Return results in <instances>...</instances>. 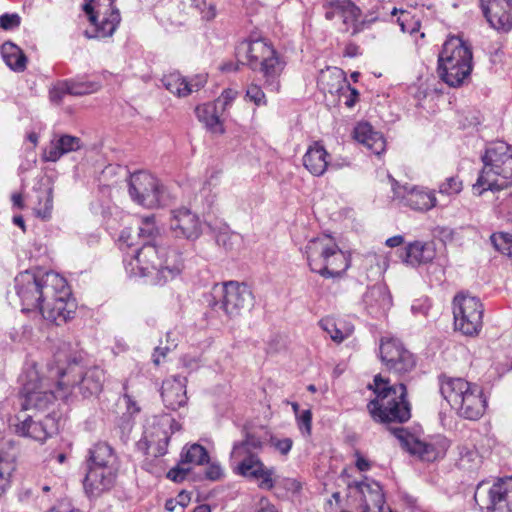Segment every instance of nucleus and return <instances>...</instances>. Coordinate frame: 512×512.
<instances>
[{"label": "nucleus", "mask_w": 512, "mask_h": 512, "mask_svg": "<svg viewBox=\"0 0 512 512\" xmlns=\"http://www.w3.org/2000/svg\"><path fill=\"white\" fill-rule=\"evenodd\" d=\"M159 234L153 215L142 219L138 236L143 244L126 263V272L132 277H146L153 285H163L178 276L183 268L181 254L169 247L152 243Z\"/></svg>", "instance_id": "f257e3e1"}, {"label": "nucleus", "mask_w": 512, "mask_h": 512, "mask_svg": "<svg viewBox=\"0 0 512 512\" xmlns=\"http://www.w3.org/2000/svg\"><path fill=\"white\" fill-rule=\"evenodd\" d=\"M483 167L472 186L473 194L500 210L512 208V146L490 143L481 156Z\"/></svg>", "instance_id": "f03ea898"}, {"label": "nucleus", "mask_w": 512, "mask_h": 512, "mask_svg": "<svg viewBox=\"0 0 512 512\" xmlns=\"http://www.w3.org/2000/svg\"><path fill=\"white\" fill-rule=\"evenodd\" d=\"M369 388L376 394L367 405L374 420L402 423L410 419V404L406 400L407 390L403 383L392 386L389 380L376 375Z\"/></svg>", "instance_id": "7ed1b4c3"}, {"label": "nucleus", "mask_w": 512, "mask_h": 512, "mask_svg": "<svg viewBox=\"0 0 512 512\" xmlns=\"http://www.w3.org/2000/svg\"><path fill=\"white\" fill-rule=\"evenodd\" d=\"M55 374L59 377L56 384L49 379L40 377L35 368L27 370L20 393V405L23 411L34 409L46 410L57 398H66L70 393L69 381H64L68 372L58 369Z\"/></svg>", "instance_id": "20e7f679"}, {"label": "nucleus", "mask_w": 512, "mask_h": 512, "mask_svg": "<svg viewBox=\"0 0 512 512\" xmlns=\"http://www.w3.org/2000/svg\"><path fill=\"white\" fill-rule=\"evenodd\" d=\"M305 255L310 270L324 278L339 277L350 267V255L342 251L330 235L310 239Z\"/></svg>", "instance_id": "39448f33"}, {"label": "nucleus", "mask_w": 512, "mask_h": 512, "mask_svg": "<svg viewBox=\"0 0 512 512\" xmlns=\"http://www.w3.org/2000/svg\"><path fill=\"white\" fill-rule=\"evenodd\" d=\"M471 48L459 37L448 38L438 56L437 72L450 87H460L473 69Z\"/></svg>", "instance_id": "423d86ee"}, {"label": "nucleus", "mask_w": 512, "mask_h": 512, "mask_svg": "<svg viewBox=\"0 0 512 512\" xmlns=\"http://www.w3.org/2000/svg\"><path fill=\"white\" fill-rule=\"evenodd\" d=\"M239 61L246 63L252 69L260 67L268 89L277 91L280 87L279 76L284 64L276 51L264 39L246 40L236 48Z\"/></svg>", "instance_id": "0eeeda50"}, {"label": "nucleus", "mask_w": 512, "mask_h": 512, "mask_svg": "<svg viewBox=\"0 0 512 512\" xmlns=\"http://www.w3.org/2000/svg\"><path fill=\"white\" fill-rule=\"evenodd\" d=\"M15 283L23 311H40L45 301L51 298L52 290L63 287L62 276L53 271L39 274L25 271L15 278Z\"/></svg>", "instance_id": "6e6552de"}, {"label": "nucleus", "mask_w": 512, "mask_h": 512, "mask_svg": "<svg viewBox=\"0 0 512 512\" xmlns=\"http://www.w3.org/2000/svg\"><path fill=\"white\" fill-rule=\"evenodd\" d=\"M115 0H85L83 10L90 27L84 32L87 38L111 37L121 22L120 12L113 6Z\"/></svg>", "instance_id": "1a4fd4ad"}, {"label": "nucleus", "mask_w": 512, "mask_h": 512, "mask_svg": "<svg viewBox=\"0 0 512 512\" xmlns=\"http://www.w3.org/2000/svg\"><path fill=\"white\" fill-rule=\"evenodd\" d=\"M243 451V448L238 447L232 449L230 453V467L233 473L256 481L261 489H273L275 486V468L266 466L258 454H247Z\"/></svg>", "instance_id": "9d476101"}, {"label": "nucleus", "mask_w": 512, "mask_h": 512, "mask_svg": "<svg viewBox=\"0 0 512 512\" xmlns=\"http://www.w3.org/2000/svg\"><path fill=\"white\" fill-rule=\"evenodd\" d=\"M128 193L134 203L145 208H157L166 204L164 186L146 171H137L130 175Z\"/></svg>", "instance_id": "9b49d317"}, {"label": "nucleus", "mask_w": 512, "mask_h": 512, "mask_svg": "<svg viewBox=\"0 0 512 512\" xmlns=\"http://www.w3.org/2000/svg\"><path fill=\"white\" fill-rule=\"evenodd\" d=\"M474 500L486 512H512V476L499 478L492 485H477Z\"/></svg>", "instance_id": "f8f14e48"}, {"label": "nucleus", "mask_w": 512, "mask_h": 512, "mask_svg": "<svg viewBox=\"0 0 512 512\" xmlns=\"http://www.w3.org/2000/svg\"><path fill=\"white\" fill-rule=\"evenodd\" d=\"M483 305L479 298L458 294L453 300L455 328L464 335H478L483 326Z\"/></svg>", "instance_id": "ddd939ff"}, {"label": "nucleus", "mask_w": 512, "mask_h": 512, "mask_svg": "<svg viewBox=\"0 0 512 512\" xmlns=\"http://www.w3.org/2000/svg\"><path fill=\"white\" fill-rule=\"evenodd\" d=\"M392 433L406 451L426 462L444 457L449 447V442L444 437H437L428 442L422 441L401 427L394 428Z\"/></svg>", "instance_id": "4468645a"}, {"label": "nucleus", "mask_w": 512, "mask_h": 512, "mask_svg": "<svg viewBox=\"0 0 512 512\" xmlns=\"http://www.w3.org/2000/svg\"><path fill=\"white\" fill-rule=\"evenodd\" d=\"M213 290L215 298H219L216 305L220 304V308L230 318L241 315L253 305L252 292L245 284L230 281L221 286L215 285Z\"/></svg>", "instance_id": "2eb2a0df"}, {"label": "nucleus", "mask_w": 512, "mask_h": 512, "mask_svg": "<svg viewBox=\"0 0 512 512\" xmlns=\"http://www.w3.org/2000/svg\"><path fill=\"white\" fill-rule=\"evenodd\" d=\"M379 352L381 361L387 370L396 375L402 376L410 373L416 366L414 355L397 338H382Z\"/></svg>", "instance_id": "dca6fc26"}, {"label": "nucleus", "mask_w": 512, "mask_h": 512, "mask_svg": "<svg viewBox=\"0 0 512 512\" xmlns=\"http://www.w3.org/2000/svg\"><path fill=\"white\" fill-rule=\"evenodd\" d=\"M180 430V425L170 416L164 415L146 428L139 447H144L155 457L163 456L167 452L170 437L174 431Z\"/></svg>", "instance_id": "f3484780"}, {"label": "nucleus", "mask_w": 512, "mask_h": 512, "mask_svg": "<svg viewBox=\"0 0 512 512\" xmlns=\"http://www.w3.org/2000/svg\"><path fill=\"white\" fill-rule=\"evenodd\" d=\"M63 287L52 290L51 298L46 300L41 307L43 318L48 321L61 325L72 319L75 314L76 304L71 298V290L67 281L62 277Z\"/></svg>", "instance_id": "a211bd4d"}, {"label": "nucleus", "mask_w": 512, "mask_h": 512, "mask_svg": "<svg viewBox=\"0 0 512 512\" xmlns=\"http://www.w3.org/2000/svg\"><path fill=\"white\" fill-rule=\"evenodd\" d=\"M325 18L333 20L336 16L342 19L343 29L356 34L364 29L366 21L362 18L360 9L351 0H328L323 4Z\"/></svg>", "instance_id": "6ab92c4d"}, {"label": "nucleus", "mask_w": 512, "mask_h": 512, "mask_svg": "<svg viewBox=\"0 0 512 512\" xmlns=\"http://www.w3.org/2000/svg\"><path fill=\"white\" fill-rule=\"evenodd\" d=\"M17 422L13 424L14 433L21 437L30 438L43 443L57 430L55 419L46 415L44 419L34 420L32 415L17 416Z\"/></svg>", "instance_id": "aec40b11"}, {"label": "nucleus", "mask_w": 512, "mask_h": 512, "mask_svg": "<svg viewBox=\"0 0 512 512\" xmlns=\"http://www.w3.org/2000/svg\"><path fill=\"white\" fill-rule=\"evenodd\" d=\"M170 230L176 238L194 241L202 234V222L196 213L181 207L171 211Z\"/></svg>", "instance_id": "412c9836"}, {"label": "nucleus", "mask_w": 512, "mask_h": 512, "mask_svg": "<svg viewBox=\"0 0 512 512\" xmlns=\"http://www.w3.org/2000/svg\"><path fill=\"white\" fill-rule=\"evenodd\" d=\"M394 197L401 199L404 204L416 211H429L438 205L434 190L418 186L392 185Z\"/></svg>", "instance_id": "4be33fe9"}, {"label": "nucleus", "mask_w": 512, "mask_h": 512, "mask_svg": "<svg viewBox=\"0 0 512 512\" xmlns=\"http://www.w3.org/2000/svg\"><path fill=\"white\" fill-rule=\"evenodd\" d=\"M482 12L490 26L498 31L512 28V1L481 0Z\"/></svg>", "instance_id": "5701e85b"}, {"label": "nucleus", "mask_w": 512, "mask_h": 512, "mask_svg": "<svg viewBox=\"0 0 512 512\" xmlns=\"http://www.w3.org/2000/svg\"><path fill=\"white\" fill-rule=\"evenodd\" d=\"M118 468H87L83 482L84 490L90 498H96L110 491L116 482Z\"/></svg>", "instance_id": "b1692460"}, {"label": "nucleus", "mask_w": 512, "mask_h": 512, "mask_svg": "<svg viewBox=\"0 0 512 512\" xmlns=\"http://www.w3.org/2000/svg\"><path fill=\"white\" fill-rule=\"evenodd\" d=\"M486 405L482 389L475 384L465 396H462L453 409L460 417L477 420L484 414Z\"/></svg>", "instance_id": "393cba45"}, {"label": "nucleus", "mask_w": 512, "mask_h": 512, "mask_svg": "<svg viewBox=\"0 0 512 512\" xmlns=\"http://www.w3.org/2000/svg\"><path fill=\"white\" fill-rule=\"evenodd\" d=\"M186 377L172 376L165 379L161 387V397L166 408L176 410L187 403Z\"/></svg>", "instance_id": "a878e982"}, {"label": "nucleus", "mask_w": 512, "mask_h": 512, "mask_svg": "<svg viewBox=\"0 0 512 512\" xmlns=\"http://www.w3.org/2000/svg\"><path fill=\"white\" fill-rule=\"evenodd\" d=\"M83 142L80 138L68 134L55 135L43 151V159L56 162L63 155L81 149Z\"/></svg>", "instance_id": "bb28decb"}, {"label": "nucleus", "mask_w": 512, "mask_h": 512, "mask_svg": "<svg viewBox=\"0 0 512 512\" xmlns=\"http://www.w3.org/2000/svg\"><path fill=\"white\" fill-rule=\"evenodd\" d=\"M435 256L436 248L432 241H414L405 247L402 261L411 267H418L432 262Z\"/></svg>", "instance_id": "cd10ccee"}, {"label": "nucleus", "mask_w": 512, "mask_h": 512, "mask_svg": "<svg viewBox=\"0 0 512 512\" xmlns=\"http://www.w3.org/2000/svg\"><path fill=\"white\" fill-rule=\"evenodd\" d=\"M364 304L372 315L385 314L392 305V298L383 284H376L370 287L363 296Z\"/></svg>", "instance_id": "c85d7f7f"}, {"label": "nucleus", "mask_w": 512, "mask_h": 512, "mask_svg": "<svg viewBox=\"0 0 512 512\" xmlns=\"http://www.w3.org/2000/svg\"><path fill=\"white\" fill-rule=\"evenodd\" d=\"M440 393L452 408L458 404L462 396H465L475 385L463 378L442 376L439 378Z\"/></svg>", "instance_id": "c756f323"}, {"label": "nucleus", "mask_w": 512, "mask_h": 512, "mask_svg": "<svg viewBox=\"0 0 512 512\" xmlns=\"http://www.w3.org/2000/svg\"><path fill=\"white\" fill-rule=\"evenodd\" d=\"M354 138L376 155H380L385 150L386 142L382 134L375 131L367 122L359 123L355 127Z\"/></svg>", "instance_id": "7c9ffc66"}, {"label": "nucleus", "mask_w": 512, "mask_h": 512, "mask_svg": "<svg viewBox=\"0 0 512 512\" xmlns=\"http://www.w3.org/2000/svg\"><path fill=\"white\" fill-rule=\"evenodd\" d=\"M86 465L87 468H118L112 447L104 442L96 443L89 449Z\"/></svg>", "instance_id": "2f4dec72"}, {"label": "nucleus", "mask_w": 512, "mask_h": 512, "mask_svg": "<svg viewBox=\"0 0 512 512\" xmlns=\"http://www.w3.org/2000/svg\"><path fill=\"white\" fill-rule=\"evenodd\" d=\"M359 491L363 496L362 512H387V508L384 507V495L378 483L361 482Z\"/></svg>", "instance_id": "473e14b6"}, {"label": "nucleus", "mask_w": 512, "mask_h": 512, "mask_svg": "<svg viewBox=\"0 0 512 512\" xmlns=\"http://www.w3.org/2000/svg\"><path fill=\"white\" fill-rule=\"evenodd\" d=\"M195 114L210 133L222 135L225 132L223 122L220 119L222 113L212 102L197 106Z\"/></svg>", "instance_id": "72a5a7b5"}, {"label": "nucleus", "mask_w": 512, "mask_h": 512, "mask_svg": "<svg viewBox=\"0 0 512 512\" xmlns=\"http://www.w3.org/2000/svg\"><path fill=\"white\" fill-rule=\"evenodd\" d=\"M328 153L318 142L311 145L303 156V165L314 176H322L329 165Z\"/></svg>", "instance_id": "f704fd0d"}, {"label": "nucleus", "mask_w": 512, "mask_h": 512, "mask_svg": "<svg viewBox=\"0 0 512 512\" xmlns=\"http://www.w3.org/2000/svg\"><path fill=\"white\" fill-rule=\"evenodd\" d=\"M104 371L99 367H91L87 369L77 382L79 390L83 397H91L98 395L103 387Z\"/></svg>", "instance_id": "c9c22d12"}, {"label": "nucleus", "mask_w": 512, "mask_h": 512, "mask_svg": "<svg viewBox=\"0 0 512 512\" xmlns=\"http://www.w3.org/2000/svg\"><path fill=\"white\" fill-rule=\"evenodd\" d=\"M1 55L6 65L15 72H22L26 68L27 58L23 51L12 42H5L1 46Z\"/></svg>", "instance_id": "e433bc0d"}, {"label": "nucleus", "mask_w": 512, "mask_h": 512, "mask_svg": "<svg viewBox=\"0 0 512 512\" xmlns=\"http://www.w3.org/2000/svg\"><path fill=\"white\" fill-rule=\"evenodd\" d=\"M163 86L177 97H186L191 94V89L187 86V80L179 72H171L162 77Z\"/></svg>", "instance_id": "4c0bfd02"}, {"label": "nucleus", "mask_w": 512, "mask_h": 512, "mask_svg": "<svg viewBox=\"0 0 512 512\" xmlns=\"http://www.w3.org/2000/svg\"><path fill=\"white\" fill-rule=\"evenodd\" d=\"M319 325L330 335L331 339L337 343L344 341L353 332V327L347 326L342 328V322L336 323L333 319L329 318L322 319Z\"/></svg>", "instance_id": "58836bf2"}, {"label": "nucleus", "mask_w": 512, "mask_h": 512, "mask_svg": "<svg viewBox=\"0 0 512 512\" xmlns=\"http://www.w3.org/2000/svg\"><path fill=\"white\" fill-rule=\"evenodd\" d=\"M209 456L206 449L199 445L193 444L182 454V463H190L202 465L208 462Z\"/></svg>", "instance_id": "ea45409f"}, {"label": "nucleus", "mask_w": 512, "mask_h": 512, "mask_svg": "<svg viewBox=\"0 0 512 512\" xmlns=\"http://www.w3.org/2000/svg\"><path fill=\"white\" fill-rule=\"evenodd\" d=\"M68 94L82 96L99 90L100 84L93 81H65Z\"/></svg>", "instance_id": "a19ab883"}, {"label": "nucleus", "mask_w": 512, "mask_h": 512, "mask_svg": "<svg viewBox=\"0 0 512 512\" xmlns=\"http://www.w3.org/2000/svg\"><path fill=\"white\" fill-rule=\"evenodd\" d=\"M463 189L462 181L456 177L451 176L446 178L438 186V193L441 196L453 198L458 195Z\"/></svg>", "instance_id": "79ce46f5"}, {"label": "nucleus", "mask_w": 512, "mask_h": 512, "mask_svg": "<svg viewBox=\"0 0 512 512\" xmlns=\"http://www.w3.org/2000/svg\"><path fill=\"white\" fill-rule=\"evenodd\" d=\"M216 242L224 249L231 251L234 250L241 243V236L238 233L228 230L220 231L216 236Z\"/></svg>", "instance_id": "37998d69"}, {"label": "nucleus", "mask_w": 512, "mask_h": 512, "mask_svg": "<svg viewBox=\"0 0 512 512\" xmlns=\"http://www.w3.org/2000/svg\"><path fill=\"white\" fill-rule=\"evenodd\" d=\"M490 241L497 251L510 256V250L512 248V234L503 232L494 233L491 235Z\"/></svg>", "instance_id": "c03bdc74"}, {"label": "nucleus", "mask_w": 512, "mask_h": 512, "mask_svg": "<svg viewBox=\"0 0 512 512\" xmlns=\"http://www.w3.org/2000/svg\"><path fill=\"white\" fill-rule=\"evenodd\" d=\"M238 447L243 448V452H246L247 454H257L256 451L262 449L263 442L259 437L247 434L243 441L234 443L232 449H236Z\"/></svg>", "instance_id": "a18cd8bd"}, {"label": "nucleus", "mask_w": 512, "mask_h": 512, "mask_svg": "<svg viewBox=\"0 0 512 512\" xmlns=\"http://www.w3.org/2000/svg\"><path fill=\"white\" fill-rule=\"evenodd\" d=\"M331 74L334 76V79L336 80L335 91H340L344 86L350 90V94L349 96H347L345 100V105L349 108H352L358 100V91L354 88H351L349 84L345 83L339 71H335Z\"/></svg>", "instance_id": "49530a36"}, {"label": "nucleus", "mask_w": 512, "mask_h": 512, "mask_svg": "<svg viewBox=\"0 0 512 512\" xmlns=\"http://www.w3.org/2000/svg\"><path fill=\"white\" fill-rule=\"evenodd\" d=\"M237 95L238 92L236 90L228 88L223 90L221 95L212 103L219 109L221 113H224L231 107L232 103L237 98Z\"/></svg>", "instance_id": "de8ad7c7"}, {"label": "nucleus", "mask_w": 512, "mask_h": 512, "mask_svg": "<svg viewBox=\"0 0 512 512\" xmlns=\"http://www.w3.org/2000/svg\"><path fill=\"white\" fill-rule=\"evenodd\" d=\"M246 97L253 102L256 106H265L267 99L265 93L257 84H250L246 89Z\"/></svg>", "instance_id": "09e8293b"}, {"label": "nucleus", "mask_w": 512, "mask_h": 512, "mask_svg": "<svg viewBox=\"0 0 512 512\" xmlns=\"http://www.w3.org/2000/svg\"><path fill=\"white\" fill-rule=\"evenodd\" d=\"M21 23V18L17 13H5L0 16V27L4 30L17 28Z\"/></svg>", "instance_id": "8fccbe9b"}, {"label": "nucleus", "mask_w": 512, "mask_h": 512, "mask_svg": "<svg viewBox=\"0 0 512 512\" xmlns=\"http://www.w3.org/2000/svg\"><path fill=\"white\" fill-rule=\"evenodd\" d=\"M296 419L302 433L310 434L312 423L311 411L309 409L301 411V413L297 414Z\"/></svg>", "instance_id": "3c124183"}, {"label": "nucleus", "mask_w": 512, "mask_h": 512, "mask_svg": "<svg viewBox=\"0 0 512 512\" xmlns=\"http://www.w3.org/2000/svg\"><path fill=\"white\" fill-rule=\"evenodd\" d=\"M52 208H53V199H52L51 190H49L45 193V202H44L43 207L36 208L35 213L38 217L45 220V219L50 218Z\"/></svg>", "instance_id": "603ef678"}, {"label": "nucleus", "mask_w": 512, "mask_h": 512, "mask_svg": "<svg viewBox=\"0 0 512 512\" xmlns=\"http://www.w3.org/2000/svg\"><path fill=\"white\" fill-rule=\"evenodd\" d=\"M68 94V91L66 90V82H61L55 85L53 88L49 91V98L51 102L55 104H59L63 97Z\"/></svg>", "instance_id": "864d4df0"}, {"label": "nucleus", "mask_w": 512, "mask_h": 512, "mask_svg": "<svg viewBox=\"0 0 512 512\" xmlns=\"http://www.w3.org/2000/svg\"><path fill=\"white\" fill-rule=\"evenodd\" d=\"M272 444L282 455H287L292 448L293 441L290 438L272 439Z\"/></svg>", "instance_id": "5fc2aeb1"}, {"label": "nucleus", "mask_w": 512, "mask_h": 512, "mask_svg": "<svg viewBox=\"0 0 512 512\" xmlns=\"http://www.w3.org/2000/svg\"><path fill=\"white\" fill-rule=\"evenodd\" d=\"M257 512H278L276 507L266 497H261L257 504Z\"/></svg>", "instance_id": "6e6d98bb"}, {"label": "nucleus", "mask_w": 512, "mask_h": 512, "mask_svg": "<svg viewBox=\"0 0 512 512\" xmlns=\"http://www.w3.org/2000/svg\"><path fill=\"white\" fill-rule=\"evenodd\" d=\"M283 487L289 492L298 493L301 490L302 485L297 479L286 478L283 480Z\"/></svg>", "instance_id": "4d7b16f0"}, {"label": "nucleus", "mask_w": 512, "mask_h": 512, "mask_svg": "<svg viewBox=\"0 0 512 512\" xmlns=\"http://www.w3.org/2000/svg\"><path fill=\"white\" fill-rule=\"evenodd\" d=\"M206 83V78L204 76H197L191 81H187L188 88L191 89V93L200 90Z\"/></svg>", "instance_id": "13d9d810"}, {"label": "nucleus", "mask_w": 512, "mask_h": 512, "mask_svg": "<svg viewBox=\"0 0 512 512\" xmlns=\"http://www.w3.org/2000/svg\"><path fill=\"white\" fill-rule=\"evenodd\" d=\"M222 476V469L220 465L212 464L206 470V477L211 480H217Z\"/></svg>", "instance_id": "bf43d9fd"}, {"label": "nucleus", "mask_w": 512, "mask_h": 512, "mask_svg": "<svg viewBox=\"0 0 512 512\" xmlns=\"http://www.w3.org/2000/svg\"><path fill=\"white\" fill-rule=\"evenodd\" d=\"M124 400L126 402L128 412L133 415L140 411V407L137 405L136 401L128 394L124 395Z\"/></svg>", "instance_id": "052dcab7"}, {"label": "nucleus", "mask_w": 512, "mask_h": 512, "mask_svg": "<svg viewBox=\"0 0 512 512\" xmlns=\"http://www.w3.org/2000/svg\"><path fill=\"white\" fill-rule=\"evenodd\" d=\"M191 1V4L194 5L195 7H197L198 9L201 10V12L203 13V17L206 18V19H212L215 17V10L212 6L209 7L208 11H205L202 7H201V4L199 2V0H190Z\"/></svg>", "instance_id": "680f3d73"}, {"label": "nucleus", "mask_w": 512, "mask_h": 512, "mask_svg": "<svg viewBox=\"0 0 512 512\" xmlns=\"http://www.w3.org/2000/svg\"><path fill=\"white\" fill-rule=\"evenodd\" d=\"M170 351V347L166 346L164 348H161V347H157L155 349V352L153 354V362L155 365H159L160 364V357H165L166 354Z\"/></svg>", "instance_id": "e2e57ef3"}, {"label": "nucleus", "mask_w": 512, "mask_h": 512, "mask_svg": "<svg viewBox=\"0 0 512 512\" xmlns=\"http://www.w3.org/2000/svg\"><path fill=\"white\" fill-rule=\"evenodd\" d=\"M403 242H404V238H403V236H401V235H395V236L390 237V238H388V239L386 240V245H387L388 247L393 248V247H398V246L402 245V244H403Z\"/></svg>", "instance_id": "0e129e2a"}, {"label": "nucleus", "mask_w": 512, "mask_h": 512, "mask_svg": "<svg viewBox=\"0 0 512 512\" xmlns=\"http://www.w3.org/2000/svg\"><path fill=\"white\" fill-rule=\"evenodd\" d=\"M356 467L360 471H367L370 468V463L365 458L358 456L356 460Z\"/></svg>", "instance_id": "69168bd1"}, {"label": "nucleus", "mask_w": 512, "mask_h": 512, "mask_svg": "<svg viewBox=\"0 0 512 512\" xmlns=\"http://www.w3.org/2000/svg\"><path fill=\"white\" fill-rule=\"evenodd\" d=\"M189 469H180V468H174L172 470L169 471L168 473V476L171 477L173 480L177 481L179 478H178V474H182L180 476V480L184 478V475L185 473L188 471Z\"/></svg>", "instance_id": "338daca9"}, {"label": "nucleus", "mask_w": 512, "mask_h": 512, "mask_svg": "<svg viewBox=\"0 0 512 512\" xmlns=\"http://www.w3.org/2000/svg\"><path fill=\"white\" fill-rule=\"evenodd\" d=\"M47 512H80V511L78 509L69 508L68 506L61 505L59 507L52 508Z\"/></svg>", "instance_id": "774afa93"}]
</instances>
